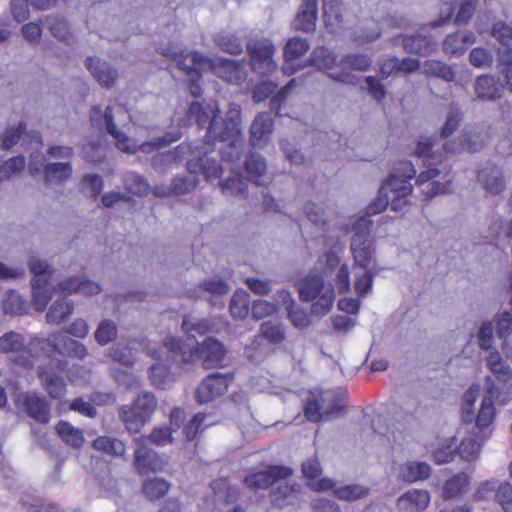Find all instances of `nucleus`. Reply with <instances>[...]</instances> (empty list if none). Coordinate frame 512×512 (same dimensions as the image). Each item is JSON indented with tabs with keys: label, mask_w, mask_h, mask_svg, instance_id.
I'll return each mask as SVG.
<instances>
[{
	"label": "nucleus",
	"mask_w": 512,
	"mask_h": 512,
	"mask_svg": "<svg viewBox=\"0 0 512 512\" xmlns=\"http://www.w3.org/2000/svg\"><path fill=\"white\" fill-rule=\"evenodd\" d=\"M416 171L410 162H404L382 184L378 196L367 207V215H375L383 212L388 205L393 211H402L409 205L408 197L412 191L409 180L414 177Z\"/></svg>",
	"instance_id": "obj_1"
},
{
	"label": "nucleus",
	"mask_w": 512,
	"mask_h": 512,
	"mask_svg": "<svg viewBox=\"0 0 512 512\" xmlns=\"http://www.w3.org/2000/svg\"><path fill=\"white\" fill-rule=\"evenodd\" d=\"M434 142L431 137H421L417 143L415 154L427 162V170L420 173L416 182L423 186V192L429 197L445 194L450 191L451 179L447 166L432 167L434 163L441 162V156L433 152Z\"/></svg>",
	"instance_id": "obj_2"
},
{
	"label": "nucleus",
	"mask_w": 512,
	"mask_h": 512,
	"mask_svg": "<svg viewBox=\"0 0 512 512\" xmlns=\"http://www.w3.org/2000/svg\"><path fill=\"white\" fill-rule=\"evenodd\" d=\"M163 347L167 350V360L180 361L184 363L200 360L205 368H213L222 363L225 356V347L214 338H206L194 348L186 350L179 340L174 337H166L163 340Z\"/></svg>",
	"instance_id": "obj_3"
},
{
	"label": "nucleus",
	"mask_w": 512,
	"mask_h": 512,
	"mask_svg": "<svg viewBox=\"0 0 512 512\" xmlns=\"http://www.w3.org/2000/svg\"><path fill=\"white\" fill-rule=\"evenodd\" d=\"M301 300L311 302V311L315 315H326L334 302L335 294L330 284L316 274H309L298 283Z\"/></svg>",
	"instance_id": "obj_4"
},
{
	"label": "nucleus",
	"mask_w": 512,
	"mask_h": 512,
	"mask_svg": "<svg viewBox=\"0 0 512 512\" xmlns=\"http://www.w3.org/2000/svg\"><path fill=\"white\" fill-rule=\"evenodd\" d=\"M157 406L154 394L142 392L130 405H122L118 410V416L129 432L137 433L149 422Z\"/></svg>",
	"instance_id": "obj_5"
},
{
	"label": "nucleus",
	"mask_w": 512,
	"mask_h": 512,
	"mask_svg": "<svg viewBox=\"0 0 512 512\" xmlns=\"http://www.w3.org/2000/svg\"><path fill=\"white\" fill-rule=\"evenodd\" d=\"M344 404L343 398L336 391H314L306 399L304 414L312 422L328 420L338 417Z\"/></svg>",
	"instance_id": "obj_6"
},
{
	"label": "nucleus",
	"mask_w": 512,
	"mask_h": 512,
	"mask_svg": "<svg viewBox=\"0 0 512 512\" xmlns=\"http://www.w3.org/2000/svg\"><path fill=\"white\" fill-rule=\"evenodd\" d=\"M119 115H125V111L120 106H106L104 108L95 106L91 110L90 120L94 127L99 130H105L111 135L119 150L127 153H135L137 147L134 142L126 136L125 133L118 130L114 124V118Z\"/></svg>",
	"instance_id": "obj_7"
},
{
	"label": "nucleus",
	"mask_w": 512,
	"mask_h": 512,
	"mask_svg": "<svg viewBox=\"0 0 512 512\" xmlns=\"http://www.w3.org/2000/svg\"><path fill=\"white\" fill-rule=\"evenodd\" d=\"M28 267L34 275L31 280L32 305L36 310L43 311L51 299L48 284L54 270L45 261L36 256L29 258Z\"/></svg>",
	"instance_id": "obj_8"
},
{
	"label": "nucleus",
	"mask_w": 512,
	"mask_h": 512,
	"mask_svg": "<svg viewBox=\"0 0 512 512\" xmlns=\"http://www.w3.org/2000/svg\"><path fill=\"white\" fill-rule=\"evenodd\" d=\"M140 349H145L147 355L152 358L167 360V350L163 347V344L159 349H156L155 347H150L145 339L136 338L113 345L108 349V356L123 366L132 367L136 362V355Z\"/></svg>",
	"instance_id": "obj_9"
},
{
	"label": "nucleus",
	"mask_w": 512,
	"mask_h": 512,
	"mask_svg": "<svg viewBox=\"0 0 512 512\" xmlns=\"http://www.w3.org/2000/svg\"><path fill=\"white\" fill-rule=\"evenodd\" d=\"M39 346L38 340L31 339L27 342L21 334L13 331L0 337V353L12 354V361L23 367L34 363Z\"/></svg>",
	"instance_id": "obj_10"
},
{
	"label": "nucleus",
	"mask_w": 512,
	"mask_h": 512,
	"mask_svg": "<svg viewBox=\"0 0 512 512\" xmlns=\"http://www.w3.org/2000/svg\"><path fill=\"white\" fill-rule=\"evenodd\" d=\"M492 136V129L486 123L466 126L458 137V143L446 142L443 148L450 153L477 152L487 145Z\"/></svg>",
	"instance_id": "obj_11"
},
{
	"label": "nucleus",
	"mask_w": 512,
	"mask_h": 512,
	"mask_svg": "<svg viewBox=\"0 0 512 512\" xmlns=\"http://www.w3.org/2000/svg\"><path fill=\"white\" fill-rule=\"evenodd\" d=\"M309 65L327 73L328 77L336 82L356 85L358 77L349 71H341L340 60L338 61L333 51L325 47L315 48L309 58Z\"/></svg>",
	"instance_id": "obj_12"
},
{
	"label": "nucleus",
	"mask_w": 512,
	"mask_h": 512,
	"mask_svg": "<svg viewBox=\"0 0 512 512\" xmlns=\"http://www.w3.org/2000/svg\"><path fill=\"white\" fill-rule=\"evenodd\" d=\"M247 52L250 56V66L253 72L268 75L276 70L275 48L269 39L257 38L249 41Z\"/></svg>",
	"instance_id": "obj_13"
},
{
	"label": "nucleus",
	"mask_w": 512,
	"mask_h": 512,
	"mask_svg": "<svg viewBox=\"0 0 512 512\" xmlns=\"http://www.w3.org/2000/svg\"><path fill=\"white\" fill-rule=\"evenodd\" d=\"M28 168L33 175L42 172L46 186H60L68 181L73 173L71 161L42 162L32 158Z\"/></svg>",
	"instance_id": "obj_14"
},
{
	"label": "nucleus",
	"mask_w": 512,
	"mask_h": 512,
	"mask_svg": "<svg viewBox=\"0 0 512 512\" xmlns=\"http://www.w3.org/2000/svg\"><path fill=\"white\" fill-rule=\"evenodd\" d=\"M240 108L237 104H229L226 119L219 116L211 121L210 133L214 139L220 141L230 140L233 145L238 142L241 133Z\"/></svg>",
	"instance_id": "obj_15"
},
{
	"label": "nucleus",
	"mask_w": 512,
	"mask_h": 512,
	"mask_svg": "<svg viewBox=\"0 0 512 512\" xmlns=\"http://www.w3.org/2000/svg\"><path fill=\"white\" fill-rule=\"evenodd\" d=\"M64 369L65 364L60 360H51L46 365L40 366L37 369V375L42 387L53 399L60 400L65 395L66 385L59 374Z\"/></svg>",
	"instance_id": "obj_16"
},
{
	"label": "nucleus",
	"mask_w": 512,
	"mask_h": 512,
	"mask_svg": "<svg viewBox=\"0 0 512 512\" xmlns=\"http://www.w3.org/2000/svg\"><path fill=\"white\" fill-rule=\"evenodd\" d=\"M174 60L177 62L178 67L183 70L187 75L191 76L190 78V91L192 95L198 96L200 92V87L195 84V79L193 74L197 76L200 75V72L209 70V67L212 66V60L205 58L203 55L197 52L190 53H181L179 55H175Z\"/></svg>",
	"instance_id": "obj_17"
},
{
	"label": "nucleus",
	"mask_w": 512,
	"mask_h": 512,
	"mask_svg": "<svg viewBox=\"0 0 512 512\" xmlns=\"http://www.w3.org/2000/svg\"><path fill=\"white\" fill-rule=\"evenodd\" d=\"M291 470L284 466H269L264 471H250L244 478V484L251 490L265 489L277 480L286 479Z\"/></svg>",
	"instance_id": "obj_18"
},
{
	"label": "nucleus",
	"mask_w": 512,
	"mask_h": 512,
	"mask_svg": "<svg viewBox=\"0 0 512 512\" xmlns=\"http://www.w3.org/2000/svg\"><path fill=\"white\" fill-rule=\"evenodd\" d=\"M230 379L221 374H211L198 385L195 397L200 404L208 403L222 396L228 390Z\"/></svg>",
	"instance_id": "obj_19"
},
{
	"label": "nucleus",
	"mask_w": 512,
	"mask_h": 512,
	"mask_svg": "<svg viewBox=\"0 0 512 512\" xmlns=\"http://www.w3.org/2000/svg\"><path fill=\"white\" fill-rule=\"evenodd\" d=\"M350 246L355 268H376L375 248L370 237L353 235Z\"/></svg>",
	"instance_id": "obj_20"
},
{
	"label": "nucleus",
	"mask_w": 512,
	"mask_h": 512,
	"mask_svg": "<svg viewBox=\"0 0 512 512\" xmlns=\"http://www.w3.org/2000/svg\"><path fill=\"white\" fill-rule=\"evenodd\" d=\"M135 442L138 447L134 453V465L139 474L145 475L149 472L162 470L165 465L164 461L154 450L144 445V438H138Z\"/></svg>",
	"instance_id": "obj_21"
},
{
	"label": "nucleus",
	"mask_w": 512,
	"mask_h": 512,
	"mask_svg": "<svg viewBox=\"0 0 512 512\" xmlns=\"http://www.w3.org/2000/svg\"><path fill=\"white\" fill-rule=\"evenodd\" d=\"M54 290L64 295L78 293L84 296H92L101 292V286L84 276H73L60 281Z\"/></svg>",
	"instance_id": "obj_22"
},
{
	"label": "nucleus",
	"mask_w": 512,
	"mask_h": 512,
	"mask_svg": "<svg viewBox=\"0 0 512 512\" xmlns=\"http://www.w3.org/2000/svg\"><path fill=\"white\" fill-rule=\"evenodd\" d=\"M479 184L490 194H499L505 189V180L500 167L487 163L478 172Z\"/></svg>",
	"instance_id": "obj_23"
},
{
	"label": "nucleus",
	"mask_w": 512,
	"mask_h": 512,
	"mask_svg": "<svg viewBox=\"0 0 512 512\" xmlns=\"http://www.w3.org/2000/svg\"><path fill=\"white\" fill-rule=\"evenodd\" d=\"M85 65L102 87L110 88L117 80V71L109 63L97 57H88Z\"/></svg>",
	"instance_id": "obj_24"
},
{
	"label": "nucleus",
	"mask_w": 512,
	"mask_h": 512,
	"mask_svg": "<svg viewBox=\"0 0 512 512\" xmlns=\"http://www.w3.org/2000/svg\"><path fill=\"white\" fill-rule=\"evenodd\" d=\"M495 418V408L491 397H483L480 410L476 417V424L472 430L480 434L481 442H486L491 435L490 428Z\"/></svg>",
	"instance_id": "obj_25"
},
{
	"label": "nucleus",
	"mask_w": 512,
	"mask_h": 512,
	"mask_svg": "<svg viewBox=\"0 0 512 512\" xmlns=\"http://www.w3.org/2000/svg\"><path fill=\"white\" fill-rule=\"evenodd\" d=\"M430 502V494L426 490L412 489L397 499V509L401 512L423 511Z\"/></svg>",
	"instance_id": "obj_26"
},
{
	"label": "nucleus",
	"mask_w": 512,
	"mask_h": 512,
	"mask_svg": "<svg viewBox=\"0 0 512 512\" xmlns=\"http://www.w3.org/2000/svg\"><path fill=\"white\" fill-rule=\"evenodd\" d=\"M213 73L223 80L231 83L239 84L245 80L246 72L240 63L233 60H212V66L209 67Z\"/></svg>",
	"instance_id": "obj_27"
},
{
	"label": "nucleus",
	"mask_w": 512,
	"mask_h": 512,
	"mask_svg": "<svg viewBox=\"0 0 512 512\" xmlns=\"http://www.w3.org/2000/svg\"><path fill=\"white\" fill-rule=\"evenodd\" d=\"M273 119L269 113L258 114L250 127L253 146L262 147L270 139L273 132Z\"/></svg>",
	"instance_id": "obj_28"
},
{
	"label": "nucleus",
	"mask_w": 512,
	"mask_h": 512,
	"mask_svg": "<svg viewBox=\"0 0 512 512\" xmlns=\"http://www.w3.org/2000/svg\"><path fill=\"white\" fill-rule=\"evenodd\" d=\"M322 469L317 459H308L302 464V473L309 482L308 486L318 492L327 491L334 488L335 483L329 478L318 477L321 475Z\"/></svg>",
	"instance_id": "obj_29"
},
{
	"label": "nucleus",
	"mask_w": 512,
	"mask_h": 512,
	"mask_svg": "<svg viewBox=\"0 0 512 512\" xmlns=\"http://www.w3.org/2000/svg\"><path fill=\"white\" fill-rule=\"evenodd\" d=\"M512 378H487V394L485 397H491V401H496L498 405H506L512 400Z\"/></svg>",
	"instance_id": "obj_30"
},
{
	"label": "nucleus",
	"mask_w": 512,
	"mask_h": 512,
	"mask_svg": "<svg viewBox=\"0 0 512 512\" xmlns=\"http://www.w3.org/2000/svg\"><path fill=\"white\" fill-rule=\"evenodd\" d=\"M476 98L482 101H494L501 97L502 85L491 75L479 76L474 84Z\"/></svg>",
	"instance_id": "obj_31"
},
{
	"label": "nucleus",
	"mask_w": 512,
	"mask_h": 512,
	"mask_svg": "<svg viewBox=\"0 0 512 512\" xmlns=\"http://www.w3.org/2000/svg\"><path fill=\"white\" fill-rule=\"evenodd\" d=\"M23 406L27 414L35 421L46 424L50 421V407L45 398L36 394L23 395Z\"/></svg>",
	"instance_id": "obj_32"
},
{
	"label": "nucleus",
	"mask_w": 512,
	"mask_h": 512,
	"mask_svg": "<svg viewBox=\"0 0 512 512\" xmlns=\"http://www.w3.org/2000/svg\"><path fill=\"white\" fill-rule=\"evenodd\" d=\"M475 42V35L470 31H459L448 35L443 42V52L450 56H460Z\"/></svg>",
	"instance_id": "obj_33"
},
{
	"label": "nucleus",
	"mask_w": 512,
	"mask_h": 512,
	"mask_svg": "<svg viewBox=\"0 0 512 512\" xmlns=\"http://www.w3.org/2000/svg\"><path fill=\"white\" fill-rule=\"evenodd\" d=\"M219 107L216 102H210L202 106L198 102H193L188 110L189 120H194L199 126L208 125L207 134L213 138L210 133L211 121L214 117H218Z\"/></svg>",
	"instance_id": "obj_34"
},
{
	"label": "nucleus",
	"mask_w": 512,
	"mask_h": 512,
	"mask_svg": "<svg viewBox=\"0 0 512 512\" xmlns=\"http://www.w3.org/2000/svg\"><path fill=\"white\" fill-rule=\"evenodd\" d=\"M317 20V0H304L295 20L294 27L304 32L313 31Z\"/></svg>",
	"instance_id": "obj_35"
},
{
	"label": "nucleus",
	"mask_w": 512,
	"mask_h": 512,
	"mask_svg": "<svg viewBox=\"0 0 512 512\" xmlns=\"http://www.w3.org/2000/svg\"><path fill=\"white\" fill-rule=\"evenodd\" d=\"M483 443L480 440V434L471 430L469 435L463 438L458 446L460 458L466 462L476 461L479 458Z\"/></svg>",
	"instance_id": "obj_36"
},
{
	"label": "nucleus",
	"mask_w": 512,
	"mask_h": 512,
	"mask_svg": "<svg viewBox=\"0 0 512 512\" xmlns=\"http://www.w3.org/2000/svg\"><path fill=\"white\" fill-rule=\"evenodd\" d=\"M299 492V485L280 484L273 490L272 504L278 508L294 505L298 501Z\"/></svg>",
	"instance_id": "obj_37"
},
{
	"label": "nucleus",
	"mask_w": 512,
	"mask_h": 512,
	"mask_svg": "<svg viewBox=\"0 0 512 512\" xmlns=\"http://www.w3.org/2000/svg\"><path fill=\"white\" fill-rule=\"evenodd\" d=\"M55 430L61 440L73 448H81L85 442L83 431L67 421H59Z\"/></svg>",
	"instance_id": "obj_38"
},
{
	"label": "nucleus",
	"mask_w": 512,
	"mask_h": 512,
	"mask_svg": "<svg viewBox=\"0 0 512 512\" xmlns=\"http://www.w3.org/2000/svg\"><path fill=\"white\" fill-rule=\"evenodd\" d=\"M258 335L268 344H281L286 338L284 325L279 321L269 320L260 325Z\"/></svg>",
	"instance_id": "obj_39"
},
{
	"label": "nucleus",
	"mask_w": 512,
	"mask_h": 512,
	"mask_svg": "<svg viewBox=\"0 0 512 512\" xmlns=\"http://www.w3.org/2000/svg\"><path fill=\"white\" fill-rule=\"evenodd\" d=\"M187 170L191 174L202 173L206 179H215L220 176V166L217 161L204 157L198 160L191 159L187 163Z\"/></svg>",
	"instance_id": "obj_40"
},
{
	"label": "nucleus",
	"mask_w": 512,
	"mask_h": 512,
	"mask_svg": "<svg viewBox=\"0 0 512 512\" xmlns=\"http://www.w3.org/2000/svg\"><path fill=\"white\" fill-rule=\"evenodd\" d=\"M431 474V466L426 462L411 461L401 467V477L410 483L427 479Z\"/></svg>",
	"instance_id": "obj_41"
},
{
	"label": "nucleus",
	"mask_w": 512,
	"mask_h": 512,
	"mask_svg": "<svg viewBox=\"0 0 512 512\" xmlns=\"http://www.w3.org/2000/svg\"><path fill=\"white\" fill-rule=\"evenodd\" d=\"M403 46L406 51L421 55H429L437 48V44L431 38L422 35L404 38Z\"/></svg>",
	"instance_id": "obj_42"
},
{
	"label": "nucleus",
	"mask_w": 512,
	"mask_h": 512,
	"mask_svg": "<svg viewBox=\"0 0 512 512\" xmlns=\"http://www.w3.org/2000/svg\"><path fill=\"white\" fill-rule=\"evenodd\" d=\"M73 309V304L66 298L56 300L48 309L46 321L52 325H59L72 314Z\"/></svg>",
	"instance_id": "obj_43"
},
{
	"label": "nucleus",
	"mask_w": 512,
	"mask_h": 512,
	"mask_svg": "<svg viewBox=\"0 0 512 512\" xmlns=\"http://www.w3.org/2000/svg\"><path fill=\"white\" fill-rule=\"evenodd\" d=\"M470 484V477L465 473H458L446 480L443 485V498L453 499L465 493Z\"/></svg>",
	"instance_id": "obj_44"
},
{
	"label": "nucleus",
	"mask_w": 512,
	"mask_h": 512,
	"mask_svg": "<svg viewBox=\"0 0 512 512\" xmlns=\"http://www.w3.org/2000/svg\"><path fill=\"white\" fill-rule=\"evenodd\" d=\"M203 290L211 295L209 300L211 301L213 306L223 307L224 302L221 299L223 296L227 295L230 291V286L220 278H213L207 281H204L201 284Z\"/></svg>",
	"instance_id": "obj_45"
},
{
	"label": "nucleus",
	"mask_w": 512,
	"mask_h": 512,
	"mask_svg": "<svg viewBox=\"0 0 512 512\" xmlns=\"http://www.w3.org/2000/svg\"><path fill=\"white\" fill-rule=\"evenodd\" d=\"M339 0H323V15L326 26L332 31H337L343 22Z\"/></svg>",
	"instance_id": "obj_46"
},
{
	"label": "nucleus",
	"mask_w": 512,
	"mask_h": 512,
	"mask_svg": "<svg viewBox=\"0 0 512 512\" xmlns=\"http://www.w3.org/2000/svg\"><path fill=\"white\" fill-rule=\"evenodd\" d=\"M250 295L244 290L234 292L230 301V314L236 320H243L248 316Z\"/></svg>",
	"instance_id": "obj_47"
},
{
	"label": "nucleus",
	"mask_w": 512,
	"mask_h": 512,
	"mask_svg": "<svg viewBox=\"0 0 512 512\" xmlns=\"http://www.w3.org/2000/svg\"><path fill=\"white\" fill-rule=\"evenodd\" d=\"M421 69L424 74L440 78L446 82H452L455 79V72L452 67L438 60L425 61Z\"/></svg>",
	"instance_id": "obj_48"
},
{
	"label": "nucleus",
	"mask_w": 512,
	"mask_h": 512,
	"mask_svg": "<svg viewBox=\"0 0 512 512\" xmlns=\"http://www.w3.org/2000/svg\"><path fill=\"white\" fill-rule=\"evenodd\" d=\"M455 450V437H448L440 440L432 453L435 463L441 465L451 462L454 458Z\"/></svg>",
	"instance_id": "obj_49"
},
{
	"label": "nucleus",
	"mask_w": 512,
	"mask_h": 512,
	"mask_svg": "<svg viewBox=\"0 0 512 512\" xmlns=\"http://www.w3.org/2000/svg\"><path fill=\"white\" fill-rule=\"evenodd\" d=\"M182 330L192 336L204 335L212 330V324L207 319L198 318L192 315H185L182 320Z\"/></svg>",
	"instance_id": "obj_50"
},
{
	"label": "nucleus",
	"mask_w": 512,
	"mask_h": 512,
	"mask_svg": "<svg viewBox=\"0 0 512 512\" xmlns=\"http://www.w3.org/2000/svg\"><path fill=\"white\" fill-rule=\"evenodd\" d=\"M354 289L359 296L368 294L371 291L373 278L377 273V268H355Z\"/></svg>",
	"instance_id": "obj_51"
},
{
	"label": "nucleus",
	"mask_w": 512,
	"mask_h": 512,
	"mask_svg": "<svg viewBox=\"0 0 512 512\" xmlns=\"http://www.w3.org/2000/svg\"><path fill=\"white\" fill-rule=\"evenodd\" d=\"M170 484L162 478L146 479L142 485L145 497L151 501L163 497L169 490Z\"/></svg>",
	"instance_id": "obj_52"
},
{
	"label": "nucleus",
	"mask_w": 512,
	"mask_h": 512,
	"mask_svg": "<svg viewBox=\"0 0 512 512\" xmlns=\"http://www.w3.org/2000/svg\"><path fill=\"white\" fill-rule=\"evenodd\" d=\"M489 351V356L486 359L487 366L492 372L494 378L504 377V378H512V371L507 365L503 359L500 353L495 350L491 349Z\"/></svg>",
	"instance_id": "obj_53"
},
{
	"label": "nucleus",
	"mask_w": 512,
	"mask_h": 512,
	"mask_svg": "<svg viewBox=\"0 0 512 512\" xmlns=\"http://www.w3.org/2000/svg\"><path fill=\"white\" fill-rule=\"evenodd\" d=\"M93 447L113 456H122L126 451L125 444L115 438L100 436L93 441Z\"/></svg>",
	"instance_id": "obj_54"
},
{
	"label": "nucleus",
	"mask_w": 512,
	"mask_h": 512,
	"mask_svg": "<svg viewBox=\"0 0 512 512\" xmlns=\"http://www.w3.org/2000/svg\"><path fill=\"white\" fill-rule=\"evenodd\" d=\"M270 353L269 344L258 334L252 339L251 343L245 348V356L252 362L263 361Z\"/></svg>",
	"instance_id": "obj_55"
},
{
	"label": "nucleus",
	"mask_w": 512,
	"mask_h": 512,
	"mask_svg": "<svg viewBox=\"0 0 512 512\" xmlns=\"http://www.w3.org/2000/svg\"><path fill=\"white\" fill-rule=\"evenodd\" d=\"M307 219L315 226L323 228L329 219V212L323 204L308 202L303 208Z\"/></svg>",
	"instance_id": "obj_56"
},
{
	"label": "nucleus",
	"mask_w": 512,
	"mask_h": 512,
	"mask_svg": "<svg viewBox=\"0 0 512 512\" xmlns=\"http://www.w3.org/2000/svg\"><path fill=\"white\" fill-rule=\"evenodd\" d=\"M149 378L154 386L162 389L169 387L174 381L168 366L163 363H156L150 367Z\"/></svg>",
	"instance_id": "obj_57"
},
{
	"label": "nucleus",
	"mask_w": 512,
	"mask_h": 512,
	"mask_svg": "<svg viewBox=\"0 0 512 512\" xmlns=\"http://www.w3.org/2000/svg\"><path fill=\"white\" fill-rule=\"evenodd\" d=\"M111 378L127 390L137 389L141 386L140 379L132 372L112 367L109 370Z\"/></svg>",
	"instance_id": "obj_58"
},
{
	"label": "nucleus",
	"mask_w": 512,
	"mask_h": 512,
	"mask_svg": "<svg viewBox=\"0 0 512 512\" xmlns=\"http://www.w3.org/2000/svg\"><path fill=\"white\" fill-rule=\"evenodd\" d=\"M2 308L7 314H22L27 309V303L16 291L10 290L3 297Z\"/></svg>",
	"instance_id": "obj_59"
},
{
	"label": "nucleus",
	"mask_w": 512,
	"mask_h": 512,
	"mask_svg": "<svg viewBox=\"0 0 512 512\" xmlns=\"http://www.w3.org/2000/svg\"><path fill=\"white\" fill-rule=\"evenodd\" d=\"M333 494L340 500L356 501L368 495V489L357 484L335 487Z\"/></svg>",
	"instance_id": "obj_60"
},
{
	"label": "nucleus",
	"mask_w": 512,
	"mask_h": 512,
	"mask_svg": "<svg viewBox=\"0 0 512 512\" xmlns=\"http://www.w3.org/2000/svg\"><path fill=\"white\" fill-rule=\"evenodd\" d=\"M309 50L308 42L300 37L291 38L284 48V57L287 62L296 60Z\"/></svg>",
	"instance_id": "obj_61"
},
{
	"label": "nucleus",
	"mask_w": 512,
	"mask_h": 512,
	"mask_svg": "<svg viewBox=\"0 0 512 512\" xmlns=\"http://www.w3.org/2000/svg\"><path fill=\"white\" fill-rule=\"evenodd\" d=\"M47 342L58 353L70 356L74 349L71 343H76L77 341L69 338L64 332H56L47 337Z\"/></svg>",
	"instance_id": "obj_62"
},
{
	"label": "nucleus",
	"mask_w": 512,
	"mask_h": 512,
	"mask_svg": "<svg viewBox=\"0 0 512 512\" xmlns=\"http://www.w3.org/2000/svg\"><path fill=\"white\" fill-rule=\"evenodd\" d=\"M245 166L248 177L254 181L256 185H262L263 183L259 181V178L266 171V164L263 157L258 154H251Z\"/></svg>",
	"instance_id": "obj_63"
},
{
	"label": "nucleus",
	"mask_w": 512,
	"mask_h": 512,
	"mask_svg": "<svg viewBox=\"0 0 512 512\" xmlns=\"http://www.w3.org/2000/svg\"><path fill=\"white\" fill-rule=\"evenodd\" d=\"M117 326L112 320H103L99 323L94 337L98 344L104 346L117 337Z\"/></svg>",
	"instance_id": "obj_64"
}]
</instances>
